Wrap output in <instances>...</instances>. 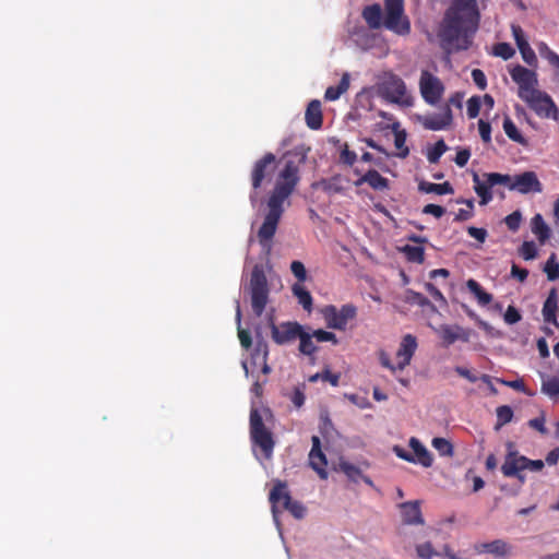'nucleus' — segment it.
<instances>
[{"mask_svg": "<svg viewBox=\"0 0 559 559\" xmlns=\"http://www.w3.org/2000/svg\"><path fill=\"white\" fill-rule=\"evenodd\" d=\"M301 163L302 158L297 155L286 154L277 162L273 153H265L252 166L250 174L252 191L249 198L253 205L257 203L258 191L263 182L271 181L278 168L275 185L266 201L267 213L257 235L259 243L263 248H271L272 239L284 213V202L293 194L300 181Z\"/></svg>", "mask_w": 559, "mask_h": 559, "instance_id": "obj_1", "label": "nucleus"}, {"mask_svg": "<svg viewBox=\"0 0 559 559\" xmlns=\"http://www.w3.org/2000/svg\"><path fill=\"white\" fill-rule=\"evenodd\" d=\"M479 23V11L476 0H453L447 10L440 29V38L444 48L466 50L471 41L468 32H475Z\"/></svg>", "mask_w": 559, "mask_h": 559, "instance_id": "obj_2", "label": "nucleus"}, {"mask_svg": "<svg viewBox=\"0 0 559 559\" xmlns=\"http://www.w3.org/2000/svg\"><path fill=\"white\" fill-rule=\"evenodd\" d=\"M384 11L383 17L381 5L373 3L365 7L361 15L371 29H379L383 26L401 36L411 33V22L404 14V0H384Z\"/></svg>", "mask_w": 559, "mask_h": 559, "instance_id": "obj_3", "label": "nucleus"}, {"mask_svg": "<svg viewBox=\"0 0 559 559\" xmlns=\"http://www.w3.org/2000/svg\"><path fill=\"white\" fill-rule=\"evenodd\" d=\"M377 94L384 100L409 107L413 105V97L407 93V87L402 78L395 73L383 72L376 84Z\"/></svg>", "mask_w": 559, "mask_h": 559, "instance_id": "obj_4", "label": "nucleus"}, {"mask_svg": "<svg viewBox=\"0 0 559 559\" xmlns=\"http://www.w3.org/2000/svg\"><path fill=\"white\" fill-rule=\"evenodd\" d=\"M508 453L504 456V462L501 465V472L506 477H515L521 484H524L526 478L522 474L523 471L540 472L545 462L543 460H531L521 455L515 449L514 443L507 442Z\"/></svg>", "mask_w": 559, "mask_h": 559, "instance_id": "obj_5", "label": "nucleus"}, {"mask_svg": "<svg viewBox=\"0 0 559 559\" xmlns=\"http://www.w3.org/2000/svg\"><path fill=\"white\" fill-rule=\"evenodd\" d=\"M249 432L252 444L260 448L265 459H271L275 447L273 433L265 427L263 417L255 407L250 409Z\"/></svg>", "mask_w": 559, "mask_h": 559, "instance_id": "obj_6", "label": "nucleus"}, {"mask_svg": "<svg viewBox=\"0 0 559 559\" xmlns=\"http://www.w3.org/2000/svg\"><path fill=\"white\" fill-rule=\"evenodd\" d=\"M251 308L257 317H261L269 302L270 288L263 269L255 265L249 282Z\"/></svg>", "mask_w": 559, "mask_h": 559, "instance_id": "obj_7", "label": "nucleus"}, {"mask_svg": "<svg viewBox=\"0 0 559 559\" xmlns=\"http://www.w3.org/2000/svg\"><path fill=\"white\" fill-rule=\"evenodd\" d=\"M270 502L272 504V513L274 519L277 518V504L282 502L283 508L287 510L294 518L301 520L306 515L305 506L296 500H293L290 493L287 491V484L281 480H277L270 491L269 496Z\"/></svg>", "mask_w": 559, "mask_h": 559, "instance_id": "obj_8", "label": "nucleus"}, {"mask_svg": "<svg viewBox=\"0 0 559 559\" xmlns=\"http://www.w3.org/2000/svg\"><path fill=\"white\" fill-rule=\"evenodd\" d=\"M320 313L325 321L326 328L345 331L348 322L357 317V307L353 304H345L341 308L334 305H326L320 309Z\"/></svg>", "mask_w": 559, "mask_h": 559, "instance_id": "obj_9", "label": "nucleus"}, {"mask_svg": "<svg viewBox=\"0 0 559 559\" xmlns=\"http://www.w3.org/2000/svg\"><path fill=\"white\" fill-rule=\"evenodd\" d=\"M473 182L474 190L480 198L479 203L481 205H486L493 198L491 189L498 185L504 186V183H509L510 175L500 173H485L480 177L477 173H473Z\"/></svg>", "mask_w": 559, "mask_h": 559, "instance_id": "obj_10", "label": "nucleus"}, {"mask_svg": "<svg viewBox=\"0 0 559 559\" xmlns=\"http://www.w3.org/2000/svg\"><path fill=\"white\" fill-rule=\"evenodd\" d=\"M523 102L540 118L559 119V110L552 98L543 91L536 90L522 98Z\"/></svg>", "mask_w": 559, "mask_h": 559, "instance_id": "obj_11", "label": "nucleus"}, {"mask_svg": "<svg viewBox=\"0 0 559 559\" xmlns=\"http://www.w3.org/2000/svg\"><path fill=\"white\" fill-rule=\"evenodd\" d=\"M419 91L427 104L436 105L443 96L444 85L438 76L428 70H423L419 79Z\"/></svg>", "mask_w": 559, "mask_h": 559, "instance_id": "obj_12", "label": "nucleus"}, {"mask_svg": "<svg viewBox=\"0 0 559 559\" xmlns=\"http://www.w3.org/2000/svg\"><path fill=\"white\" fill-rule=\"evenodd\" d=\"M511 79L519 85V97L522 99L537 88L538 80L535 71L523 66H515L510 71Z\"/></svg>", "mask_w": 559, "mask_h": 559, "instance_id": "obj_13", "label": "nucleus"}, {"mask_svg": "<svg viewBox=\"0 0 559 559\" xmlns=\"http://www.w3.org/2000/svg\"><path fill=\"white\" fill-rule=\"evenodd\" d=\"M504 186L522 194L530 192L540 193L543 191V186L534 171H524L513 178L510 176V182L504 183Z\"/></svg>", "mask_w": 559, "mask_h": 559, "instance_id": "obj_14", "label": "nucleus"}, {"mask_svg": "<svg viewBox=\"0 0 559 559\" xmlns=\"http://www.w3.org/2000/svg\"><path fill=\"white\" fill-rule=\"evenodd\" d=\"M302 325L298 322H283L276 325L271 323V336L277 345H285L292 343L300 336Z\"/></svg>", "mask_w": 559, "mask_h": 559, "instance_id": "obj_15", "label": "nucleus"}, {"mask_svg": "<svg viewBox=\"0 0 559 559\" xmlns=\"http://www.w3.org/2000/svg\"><path fill=\"white\" fill-rule=\"evenodd\" d=\"M477 554H490L496 559H508L513 556V546L503 539H495L488 543L475 544Z\"/></svg>", "mask_w": 559, "mask_h": 559, "instance_id": "obj_16", "label": "nucleus"}, {"mask_svg": "<svg viewBox=\"0 0 559 559\" xmlns=\"http://www.w3.org/2000/svg\"><path fill=\"white\" fill-rule=\"evenodd\" d=\"M312 447L309 452V466L318 474L321 479H328V460L321 449V441L318 436L311 438Z\"/></svg>", "mask_w": 559, "mask_h": 559, "instance_id": "obj_17", "label": "nucleus"}, {"mask_svg": "<svg viewBox=\"0 0 559 559\" xmlns=\"http://www.w3.org/2000/svg\"><path fill=\"white\" fill-rule=\"evenodd\" d=\"M453 121V114L449 105H447L442 112L427 115L421 118V124L426 130L439 131L448 129Z\"/></svg>", "mask_w": 559, "mask_h": 559, "instance_id": "obj_18", "label": "nucleus"}, {"mask_svg": "<svg viewBox=\"0 0 559 559\" xmlns=\"http://www.w3.org/2000/svg\"><path fill=\"white\" fill-rule=\"evenodd\" d=\"M417 340L412 334L402 337L399 349L396 352V360L399 370H403L411 364V360L417 349Z\"/></svg>", "mask_w": 559, "mask_h": 559, "instance_id": "obj_19", "label": "nucleus"}, {"mask_svg": "<svg viewBox=\"0 0 559 559\" xmlns=\"http://www.w3.org/2000/svg\"><path fill=\"white\" fill-rule=\"evenodd\" d=\"M402 521L407 525H423L425 520L421 514L419 501H407L400 506Z\"/></svg>", "mask_w": 559, "mask_h": 559, "instance_id": "obj_20", "label": "nucleus"}, {"mask_svg": "<svg viewBox=\"0 0 559 559\" xmlns=\"http://www.w3.org/2000/svg\"><path fill=\"white\" fill-rule=\"evenodd\" d=\"M512 34L523 60L528 66H535L537 62L535 51L531 48L522 28L519 25H512Z\"/></svg>", "mask_w": 559, "mask_h": 559, "instance_id": "obj_21", "label": "nucleus"}, {"mask_svg": "<svg viewBox=\"0 0 559 559\" xmlns=\"http://www.w3.org/2000/svg\"><path fill=\"white\" fill-rule=\"evenodd\" d=\"M305 119L311 130H319L322 127L323 117L320 100L313 99L308 104Z\"/></svg>", "mask_w": 559, "mask_h": 559, "instance_id": "obj_22", "label": "nucleus"}, {"mask_svg": "<svg viewBox=\"0 0 559 559\" xmlns=\"http://www.w3.org/2000/svg\"><path fill=\"white\" fill-rule=\"evenodd\" d=\"M362 183H368L374 190H385L389 188V180L380 175L376 169L368 170L364 176H361L358 180L355 181V186H361Z\"/></svg>", "mask_w": 559, "mask_h": 559, "instance_id": "obj_23", "label": "nucleus"}, {"mask_svg": "<svg viewBox=\"0 0 559 559\" xmlns=\"http://www.w3.org/2000/svg\"><path fill=\"white\" fill-rule=\"evenodd\" d=\"M409 448L414 452L415 463L424 467H430L433 463V457L427 448L415 437L409 439Z\"/></svg>", "mask_w": 559, "mask_h": 559, "instance_id": "obj_24", "label": "nucleus"}, {"mask_svg": "<svg viewBox=\"0 0 559 559\" xmlns=\"http://www.w3.org/2000/svg\"><path fill=\"white\" fill-rule=\"evenodd\" d=\"M557 308H558V305H557V292H556L555 288H552L549 292V295H548L547 299L544 302L542 312H543L544 321L546 323H551V324H554V325H556L558 328L559 326V322H558L557 317H556Z\"/></svg>", "mask_w": 559, "mask_h": 559, "instance_id": "obj_25", "label": "nucleus"}, {"mask_svg": "<svg viewBox=\"0 0 559 559\" xmlns=\"http://www.w3.org/2000/svg\"><path fill=\"white\" fill-rule=\"evenodd\" d=\"M441 338L447 345H451L457 340L468 341V333L461 326L442 325L440 329Z\"/></svg>", "mask_w": 559, "mask_h": 559, "instance_id": "obj_26", "label": "nucleus"}, {"mask_svg": "<svg viewBox=\"0 0 559 559\" xmlns=\"http://www.w3.org/2000/svg\"><path fill=\"white\" fill-rule=\"evenodd\" d=\"M418 189H419V191L425 192V193H436L439 195L452 194L454 192L453 187L448 181H445L443 183H433V182H428V181H421L418 185Z\"/></svg>", "mask_w": 559, "mask_h": 559, "instance_id": "obj_27", "label": "nucleus"}, {"mask_svg": "<svg viewBox=\"0 0 559 559\" xmlns=\"http://www.w3.org/2000/svg\"><path fill=\"white\" fill-rule=\"evenodd\" d=\"M466 286H467L468 290L475 296V298L477 299V302L480 306H483V307L487 306L492 301V295L487 293L486 290H484V288L480 286V284L477 281L469 278L466 282Z\"/></svg>", "mask_w": 559, "mask_h": 559, "instance_id": "obj_28", "label": "nucleus"}, {"mask_svg": "<svg viewBox=\"0 0 559 559\" xmlns=\"http://www.w3.org/2000/svg\"><path fill=\"white\" fill-rule=\"evenodd\" d=\"M349 88V74L344 73L336 86H329L325 91L324 98L333 102L341 97Z\"/></svg>", "mask_w": 559, "mask_h": 559, "instance_id": "obj_29", "label": "nucleus"}, {"mask_svg": "<svg viewBox=\"0 0 559 559\" xmlns=\"http://www.w3.org/2000/svg\"><path fill=\"white\" fill-rule=\"evenodd\" d=\"M294 296L298 299V302L302 308L310 312L312 310V296L311 294L299 283H296L292 287Z\"/></svg>", "mask_w": 559, "mask_h": 559, "instance_id": "obj_30", "label": "nucleus"}, {"mask_svg": "<svg viewBox=\"0 0 559 559\" xmlns=\"http://www.w3.org/2000/svg\"><path fill=\"white\" fill-rule=\"evenodd\" d=\"M532 230L540 242H545L550 236V229L540 214H536L532 218Z\"/></svg>", "mask_w": 559, "mask_h": 559, "instance_id": "obj_31", "label": "nucleus"}, {"mask_svg": "<svg viewBox=\"0 0 559 559\" xmlns=\"http://www.w3.org/2000/svg\"><path fill=\"white\" fill-rule=\"evenodd\" d=\"M538 51L540 57L547 60L548 63L555 69V74L557 81L559 82V55L551 50L545 43L539 44Z\"/></svg>", "mask_w": 559, "mask_h": 559, "instance_id": "obj_32", "label": "nucleus"}, {"mask_svg": "<svg viewBox=\"0 0 559 559\" xmlns=\"http://www.w3.org/2000/svg\"><path fill=\"white\" fill-rule=\"evenodd\" d=\"M313 335L305 332L304 329L300 332V336H298L299 340V352L302 355L306 356H313L316 352L318 350V347L314 345L312 341Z\"/></svg>", "mask_w": 559, "mask_h": 559, "instance_id": "obj_33", "label": "nucleus"}, {"mask_svg": "<svg viewBox=\"0 0 559 559\" xmlns=\"http://www.w3.org/2000/svg\"><path fill=\"white\" fill-rule=\"evenodd\" d=\"M401 251L409 262L421 264L425 261V250L420 246L405 245Z\"/></svg>", "mask_w": 559, "mask_h": 559, "instance_id": "obj_34", "label": "nucleus"}, {"mask_svg": "<svg viewBox=\"0 0 559 559\" xmlns=\"http://www.w3.org/2000/svg\"><path fill=\"white\" fill-rule=\"evenodd\" d=\"M236 321L238 325L237 330L240 344L243 348L249 349L252 345V338L250 332L241 328V309L238 301L236 307Z\"/></svg>", "mask_w": 559, "mask_h": 559, "instance_id": "obj_35", "label": "nucleus"}, {"mask_svg": "<svg viewBox=\"0 0 559 559\" xmlns=\"http://www.w3.org/2000/svg\"><path fill=\"white\" fill-rule=\"evenodd\" d=\"M503 130H504L506 134L508 135V138L511 139L512 141L520 143V144L526 143V140L524 139V136L519 131L515 123L512 121V119L510 117L504 118Z\"/></svg>", "mask_w": 559, "mask_h": 559, "instance_id": "obj_36", "label": "nucleus"}, {"mask_svg": "<svg viewBox=\"0 0 559 559\" xmlns=\"http://www.w3.org/2000/svg\"><path fill=\"white\" fill-rule=\"evenodd\" d=\"M431 444L441 456L452 457L454 454L452 443L445 438L436 437L432 439Z\"/></svg>", "mask_w": 559, "mask_h": 559, "instance_id": "obj_37", "label": "nucleus"}, {"mask_svg": "<svg viewBox=\"0 0 559 559\" xmlns=\"http://www.w3.org/2000/svg\"><path fill=\"white\" fill-rule=\"evenodd\" d=\"M496 415H497V423H496L495 429L499 430L502 426L507 425L508 423H510L512 420L513 411L510 406L502 405V406L497 407Z\"/></svg>", "mask_w": 559, "mask_h": 559, "instance_id": "obj_38", "label": "nucleus"}, {"mask_svg": "<svg viewBox=\"0 0 559 559\" xmlns=\"http://www.w3.org/2000/svg\"><path fill=\"white\" fill-rule=\"evenodd\" d=\"M448 146L443 140H439L435 143L433 147H431L427 153V159L430 164H437L440 160V157L447 152Z\"/></svg>", "mask_w": 559, "mask_h": 559, "instance_id": "obj_39", "label": "nucleus"}, {"mask_svg": "<svg viewBox=\"0 0 559 559\" xmlns=\"http://www.w3.org/2000/svg\"><path fill=\"white\" fill-rule=\"evenodd\" d=\"M542 392L549 396H558L559 395V378L558 377H547L543 380L542 383Z\"/></svg>", "mask_w": 559, "mask_h": 559, "instance_id": "obj_40", "label": "nucleus"}, {"mask_svg": "<svg viewBox=\"0 0 559 559\" xmlns=\"http://www.w3.org/2000/svg\"><path fill=\"white\" fill-rule=\"evenodd\" d=\"M515 53L514 48L509 43H498L493 46L492 55L503 60L511 59Z\"/></svg>", "mask_w": 559, "mask_h": 559, "instance_id": "obj_41", "label": "nucleus"}, {"mask_svg": "<svg viewBox=\"0 0 559 559\" xmlns=\"http://www.w3.org/2000/svg\"><path fill=\"white\" fill-rule=\"evenodd\" d=\"M544 271L549 281H556L559 278V263L557 262L555 253H551L548 258Z\"/></svg>", "mask_w": 559, "mask_h": 559, "instance_id": "obj_42", "label": "nucleus"}, {"mask_svg": "<svg viewBox=\"0 0 559 559\" xmlns=\"http://www.w3.org/2000/svg\"><path fill=\"white\" fill-rule=\"evenodd\" d=\"M340 468L354 483H358L362 476L361 471L352 463L341 462Z\"/></svg>", "mask_w": 559, "mask_h": 559, "instance_id": "obj_43", "label": "nucleus"}, {"mask_svg": "<svg viewBox=\"0 0 559 559\" xmlns=\"http://www.w3.org/2000/svg\"><path fill=\"white\" fill-rule=\"evenodd\" d=\"M405 301L411 305H418L420 307L430 306L429 299L420 293L408 289L405 294Z\"/></svg>", "mask_w": 559, "mask_h": 559, "instance_id": "obj_44", "label": "nucleus"}, {"mask_svg": "<svg viewBox=\"0 0 559 559\" xmlns=\"http://www.w3.org/2000/svg\"><path fill=\"white\" fill-rule=\"evenodd\" d=\"M406 142V133L405 131H397L395 132L394 136V145L396 148H399L401 152L397 154L399 157L405 158L409 154L408 147L405 145Z\"/></svg>", "mask_w": 559, "mask_h": 559, "instance_id": "obj_45", "label": "nucleus"}, {"mask_svg": "<svg viewBox=\"0 0 559 559\" xmlns=\"http://www.w3.org/2000/svg\"><path fill=\"white\" fill-rule=\"evenodd\" d=\"M416 554L420 559H431L432 557L439 555V552H437L433 549L432 544L430 542L417 545Z\"/></svg>", "mask_w": 559, "mask_h": 559, "instance_id": "obj_46", "label": "nucleus"}, {"mask_svg": "<svg viewBox=\"0 0 559 559\" xmlns=\"http://www.w3.org/2000/svg\"><path fill=\"white\" fill-rule=\"evenodd\" d=\"M290 271L294 274V276L298 280V283L301 284L307 278V271L302 262L300 261H293L290 263Z\"/></svg>", "mask_w": 559, "mask_h": 559, "instance_id": "obj_47", "label": "nucleus"}, {"mask_svg": "<svg viewBox=\"0 0 559 559\" xmlns=\"http://www.w3.org/2000/svg\"><path fill=\"white\" fill-rule=\"evenodd\" d=\"M311 334L318 342H331L334 345L338 344V340L333 332H329V331L319 329V330H314Z\"/></svg>", "mask_w": 559, "mask_h": 559, "instance_id": "obj_48", "label": "nucleus"}, {"mask_svg": "<svg viewBox=\"0 0 559 559\" xmlns=\"http://www.w3.org/2000/svg\"><path fill=\"white\" fill-rule=\"evenodd\" d=\"M520 254L524 260H532L537 254L536 246L533 241H524L520 248Z\"/></svg>", "mask_w": 559, "mask_h": 559, "instance_id": "obj_49", "label": "nucleus"}, {"mask_svg": "<svg viewBox=\"0 0 559 559\" xmlns=\"http://www.w3.org/2000/svg\"><path fill=\"white\" fill-rule=\"evenodd\" d=\"M521 221H522V215L519 211H515V212L509 214L504 218L506 225L512 231H516L520 228Z\"/></svg>", "mask_w": 559, "mask_h": 559, "instance_id": "obj_50", "label": "nucleus"}, {"mask_svg": "<svg viewBox=\"0 0 559 559\" xmlns=\"http://www.w3.org/2000/svg\"><path fill=\"white\" fill-rule=\"evenodd\" d=\"M480 110V98L478 96H473L467 100V116L471 119L476 118L479 115Z\"/></svg>", "mask_w": 559, "mask_h": 559, "instance_id": "obj_51", "label": "nucleus"}, {"mask_svg": "<svg viewBox=\"0 0 559 559\" xmlns=\"http://www.w3.org/2000/svg\"><path fill=\"white\" fill-rule=\"evenodd\" d=\"M545 421H546L545 416H544V414H542V415H540V416H538V417H535V418L530 419V420L527 421V425H528L531 428H533V429L537 430L539 433H542V435H547V433H548V430H547V428H546V426H545Z\"/></svg>", "mask_w": 559, "mask_h": 559, "instance_id": "obj_52", "label": "nucleus"}, {"mask_svg": "<svg viewBox=\"0 0 559 559\" xmlns=\"http://www.w3.org/2000/svg\"><path fill=\"white\" fill-rule=\"evenodd\" d=\"M478 131L481 140L485 143H489L491 141V126L489 122L479 119L478 120Z\"/></svg>", "mask_w": 559, "mask_h": 559, "instance_id": "obj_53", "label": "nucleus"}, {"mask_svg": "<svg viewBox=\"0 0 559 559\" xmlns=\"http://www.w3.org/2000/svg\"><path fill=\"white\" fill-rule=\"evenodd\" d=\"M424 214L433 215L436 218H440L444 215L445 209L438 204H427L423 209Z\"/></svg>", "mask_w": 559, "mask_h": 559, "instance_id": "obj_54", "label": "nucleus"}, {"mask_svg": "<svg viewBox=\"0 0 559 559\" xmlns=\"http://www.w3.org/2000/svg\"><path fill=\"white\" fill-rule=\"evenodd\" d=\"M357 159V155L354 151H350L348 148V145L345 144L344 145V148L342 150L341 152V160L342 163L348 165V166H353L355 164Z\"/></svg>", "mask_w": 559, "mask_h": 559, "instance_id": "obj_55", "label": "nucleus"}, {"mask_svg": "<svg viewBox=\"0 0 559 559\" xmlns=\"http://www.w3.org/2000/svg\"><path fill=\"white\" fill-rule=\"evenodd\" d=\"M521 313L519 312V310L513 307V306H509L506 313H504V321L508 323V324H515L518 323L520 320H521Z\"/></svg>", "mask_w": 559, "mask_h": 559, "instance_id": "obj_56", "label": "nucleus"}, {"mask_svg": "<svg viewBox=\"0 0 559 559\" xmlns=\"http://www.w3.org/2000/svg\"><path fill=\"white\" fill-rule=\"evenodd\" d=\"M472 79L480 90H485L487 87L486 75L480 69H474L472 71Z\"/></svg>", "mask_w": 559, "mask_h": 559, "instance_id": "obj_57", "label": "nucleus"}, {"mask_svg": "<svg viewBox=\"0 0 559 559\" xmlns=\"http://www.w3.org/2000/svg\"><path fill=\"white\" fill-rule=\"evenodd\" d=\"M425 287H426V290L429 293V295L437 301L441 302V304H447V300L443 296V294L440 292V289L438 287H436L433 284L431 283H426L425 284Z\"/></svg>", "mask_w": 559, "mask_h": 559, "instance_id": "obj_58", "label": "nucleus"}, {"mask_svg": "<svg viewBox=\"0 0 559 559\" xmlns=\"http://www.w3.org/2000/svg\"><path fill=\"white\" fill-rule=\"evenodd\" d=\"M467 233L471 237L475 238L476 240H478L479 242H484L487 238V230L485 228H477V227H474V226H469L467 228Z\"/></svg>", "mask_w": 559, "mask_h": 559, "instance_id": "obj_59", "label": "nucleus"}, {"mask_svg": "<svg viewBox=\"0 0 559 559\" xmlns=\"http://www.w3.org/2000/svg\"><path fill=\"white\" fill-rule=\"evenodd\" d=\"M345 396L349 402L357 405L359 408H367L370 406L369 401L364 396H359L357 394H346Z\"/></svg>", "mask_w": 559, "mask_h": 559, "instance_id": "obj_60", "label": "nucleus"}, {"mask_svg": "<svg viewBox=\"0 0 559 559\" xmlns=\"http://www.w3.org/2000/svg\"><path fill=\"white\" fill-rule=\"evenodd\" d=\"M471 157V151L467 148L460 150L454 158L455 164L459 167H464Z\"/></svg>", "mask_w": 559, "mask_h": 559, "instance_id": "obj_61", "label": "nucleus"}, {"mask_svg": "<svg viewBox=\"0 0 559 559\" xmlns=\"http://www.w3.org/2000/svg\"><path fill=\"white\" fill-rule=\"evenodd\" d=\"M262 355V360H267L269 356V348L265 341L261 340L257 342V347L253 354V358L259 357V355Z\"/></svg>", "mask_w": 559, "mask_h": 559, "instance_id": "obj_62", "label": "nucleus"}, {"mask_svg": "<svg viewBox=\"0 0 559 559\" xmlns=\"http://www.w3.org/2000/svg\"><path fill=\"white\" fill-rule=\"evenodd\" d=\"M379 360H380V364L382 367L391 370L392 372H395L396 370H399L397 364L393 365L391 362L389 355L385 352L380 353Z\"/></svg>", "mask_w": 559, "mask_h": 559, "instance_id": "obj_63", "label": "nucleus"}, {"mask_svg": "<svg viewBox=\"0 0 559 559\" xmlns=\"http://www.w3.org/2000/svg\"><path fill=\"white\" fill-rule=\"evenodd\" d=\"M393 451L397 457H400L406 462H409V463H415V456L412 453H409L408 451H406L405 449H403L399 445H395Z\"/></svg>", "mask_w": 559, "mask_h": 559, "instance_id": "obj_64", "label": "nucleus"}]
</instances>
